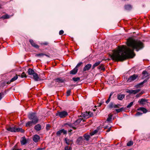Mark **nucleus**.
<instances>
[{
    "label": "nucleus",
    "instance_id": "393cba45",
    "mask_svg": "<svg viewBox=\"0 0 150 150\" xmlns=\"http://www.w3.org/2000/svg\"><path fill=\"white\" fill-rule=\"evenodd\" d=\"M86 112V115H85V114H83V116L84 117H86V116L87 115H89L90 116H92L93 115V113L91 112Z\"/></svg>",
    "mask_w": 150,
    "mask_h": 150
},
{
    "label": "nucleus",
    "instance_id": "3c124183",
    "mask_svg": "<svg viewBox=\"0 0 150 150\" xmlns=\"http://www.w3.org/2000/svg\"><path fill=\"white\" fill-rule=\"evenodd\" d=\"M6 84V82H5V81H4L1 84V86H2V87H3L4 85H5Z\"/></svg>",
    "mask_w": 150,
    "mask_h": 150
},
{
    "label": "nucleus",
    "instance_id": "f03ea898",
    "mask_svg": "<svg viewBox=\"0 0 150 150\" xmlns=\"http://www.w3.org/2000/svg\"><path fill=\"white\" fill-rule=\"evenodd\" d=\"M28 118L31 120L33 125H35L38 123V118L37 117L36 113H32L29 114L28 115Z\"/></svg>",
    "mask_w": 150,
    "mask_h": 150
},
{
    "label": "nucleus",
    "instance_id": "5701e85b",
    "mask_svg": "<svg viewBox=\"0 0 150 150\" xmlns=\"http://www.w3.org/2000/svg\"><path fill=\"white\" fill-rule=\"evenodd\" d=\"M100 63V61H99L97 62H96L93 65V66L92 67V69H94L96 67L98 66V65H99Z\"/></svg>",
    "mask_w": 150,
    "mask_h": 150
},
{
    "label": "nucleus",
    "instance_id": "7ed1b4c3",
    "mask_svg": "<svg viewBox=\"0 0 150 150\" xmlns=\"http://www.w3.org/2000/svg\"><path fill=\"white\" fill-rule=\"evenodd\" d=\"M7 130L11 132H20L23 133L24 132V130L20 127L17 128L15 127H9L7 128Z\"/></svg>",
    "mask_w": 150,
    "mask_h": 150
},
{
    "label": "nucleus",
    "instance_id": "a18cd8bd",
    "mask_svg": "<svg viewBox=\"0 0 150 150\" xmlns=\"http://www.w3.org/2000/svg\"><path fill=\"white\" fill-rule=\"evenodd\" d=\"M112 116L110 115L108 117V118L107 119V121L108 122H110L111 121L112 119Z\"/></svg>",
    "mask_w": 150,
    "mask_h": 150
},
{
    "label": "nucleus",
    "instance_id": "680f3d73",
    "mask_svg": "<svg viewBox=\"0 0 150 150\" xmlns=\"http://www.w3.org/2000/svg\"><path fill=\"white\" fill-rule=\"evenodd\" d=\"M102 104V103H100L99 105L98 106H100Z\"/></svg>",
    "mask_w": 150,
    "mask_h": 150
},
{
    "label": "nucleus",
    "instance_id": "b1692460",
    "mask_svg": "<svg viewBox=\"0 0 150 150\" xmlns=\"http://www.w3.org/2000/svg\"><path fill=\"white\" fill-rule=\"evenodd\" d=\"M125 97L124 94H118L117 98L120 100H122Z\"/></svg>",
    "mask_w": 150,
    "mask_h": 150
},
{
    "label": "nucleus",
    "instance_id": "774afa93",
    "mask_svg": "<svg viewBox=\"0 0 150 150\" xmlns=\"http://www.w3.org/2000/svg\"><path fill=\"white\" fill-rule=\"evenodd\" d=\"M128 150H133V149H128Z\"/></svg>",
    "mask_w": 150,
    "mask_h": 150
},
{
    "label": "nucleus",
    "instance_id": "c756f323",
    "mask_svg": "<svg viewBox=\"0 0 150 150\" xmlns=\"http://www.w3.org/2000/svg\"><path fill=\"white\" fill-rule=\"evenodd\" d=\"M81 119H79L78 120H76V121L74 122V125H77L79 123H80L81 121Z\"/></svg>",
    "mask_w": 150,
    "mask_h": 150
},
{
    "label": "nucleus",
    "instance_id": "0eeeda50",
    "mask_svg": "<svg viewBox=\"0 0 150 150\" xmlns=\"http://www.w3.org/2000/svg\"><path fill=\"white\" fill-rule=\"evenodd\" d=\"M140 91V88L136 90H128L126 91V93L129 94H136Z\"/></svg>",
    "mask_w": 150,
    "mask_h": 150
},
{
    "label": "nucleus",
    "instance_id": "ddd939ff",
    "mask_svg": "<svg viewBox=\"0 0 150 150\" xmlns=\"http://www.w3.org/2000/svg\"><path fill=\"white\" fill-rule=\"evenodd\" d=\"M83 138L85 139V141H88L90 138V134H84L83 136Z\"/></svg>",
    "mask_w": 150,
    "mask_h": 150
},
{
    "label": "nucleus",
    "instance_id": "69168bd1",
    "mask_svg": "<svg viewBox=\"0 0 150 150\" xmlns=\"http://www.w3.org/2000/svg\"><path fill=\"white\" fill-rule=\"evenodd\" d=\"M66 95H67V96H69V95H70V94H66Z\"/></svg>",
    "mask_w": 150,
    "mask_h": 150
},
{
    "label": "nucleus",
    "instance_id": "2eb2a0df",
    "mask_svg": "<svg viewBox=\"0 0 150 150\" xmlns=\"http://www.w3.org/2000/svg\"><path fill=\"white\" fill-rule=\"evenodd\" d=\"M147 81L146 80H145L143 82H142L140 83H138V84H137V85H136L135 86L137 88L141 87L143 86V84L144 83L146 82Z\"/></svg>",
    "mask_w": 150,
    "mask_h": 150
},
{
    "label": "nucleus",
    "instance_id": "aec40b11",
    "mask_svg": "<svg viewBox=\"0 0 150 150\" xmlns=\"http://www.w3.org/2000/svg\"><path fill=\"white\" fill-rule=\"evenodd\" d=\"M98 68L99 69H100V71H104L105 70V68L103 64H101L100 66L98 67Z\"/></svg>",
    "mask_w": 150,
    "mask_h": 150
},
{
    "label": "nucleus",
    "instance_id": "bf43d9fd",
    "mask_svg": "<svg viewBox=\"0 0 150 150\" xmlns=\"http://www.w3.org/2000/svg\"><path fill=\"white\" fill-rule=\"evenodd\" d=\"M140 94H137V95H136V97L137 98H138V97H139L140 96Z\"/></svg>",
    "mask_w": 150,
    "mask_h": 150
},
{
    "label": "nucleus",
    "instance_id": "f8f14e48",
    "mask_svg": "<svg viewBox=\"0 0 150 150\" xmlns=\"http://www.w3.org/2000/svg\"><path fill=\"white\" fill-rule=\"evenodd\" d=\"M40 139V136L37 135H35L33 137V140L35 142H37Z\"/></svg>",
    "mask_w": 150,
    "mask_h": 150
},
{
    "label": "nucleus",
    "instance_id": "f3484780",
    "mask_svg": "<svg viewBox=\"0 0 150 150\" xmlns=\"http://www.w3.org/2000/svg\"><path fill=\"white\" fill-rule=\"evenodd\" d=\"M78 69L76 68H74L70 72V74H75L78 71Z\"/></svg>",
    "mask_w": 150,
    "mask_h": 150
},
{
    "label": "nucleus",
    "instance_id": "c9c22d12",
    "mask_svg": "<svg viewBox=\"0 0 150 150\" xmlns=\"http://www.w3.org/2000/svg\"><path fill=\"white\" fill-rule=\"evenodd\" d=\"M19 76H20L22 78H23L24 77L26 78L27 77V76L24 72H23L22 73L21 76L19 75Z\"/></svg>",
    "mask_w": 150,
    "mask_h": 150
},
{
    "label": "nucleus",
    "instance_id": "412c9836",
    "mask_svg": "<svg viewBox=\"0 0 150 150\" xmlns=\"http://www.w3.org/2000/svg\"><path fill=\"white\" fill-rule=\"evenodd\" d=\"M27 72L29 75H33L35 73L34 70L31 68L29 69Z\"/></svg>",
    "mask_w": 150,
    "mask_h": 150
},
{
    "label": "nucleus",
    "instance_id": "5fc2aeb1",
    "mask_svg": "<svg viewBox=\"0 0 150 150\" xmlns=\"http://www.w3.org/2000/svg\"><path fill=\"white\" fill-rule=\"evenodd\" d=\"M110 129H111V127H110V128H109V129H108L106 131V132H109L110 130Z\"/></svg>",
    "mask_w": 150,
    "mask_h": 150
},
{
    "label": "nucleus",
    "instance_id": "58836bf2",
    "mask_svg": "<svg viewBox=\"0 0 150 150\" xmlns=\"http://www.w3.org/2000/svg\"><path fill=\"white\" fill-rule=\"evenodd\" d=\"M123 110V108H120L119 109H116V111L117 112H119L121 111H122Z\"/></svg>",
    "mask_w": 150,
    "mask_h": 150
},
{
    "label": "nucleus",
    "instance_id": "13d9d810",
    "mask_svg": "<svg viewBox=\"0 0 150 150\" xmlns=\"http://www.w3.org/2000/svg\"><path fill=\"white\" fill-rule=\"evenodd\" d=\"M11 82H11V80H10V81H8V82H7L6 83L7 84H9Z\"/></svg>",
    "mask_w": 150,
    "mask_h": 150
},
{
    "label": "nucleus",
    "instance_id": "72a5a7b5",
    "mask_svg": "<svg viewBox=\"0 0 150 150\" xmlns=\"http://www.w3.org/2000/svg\"><path fill=\"white\" fill-rule=\"evenodd\" d=\"M66 125H67L69 126V127H71L73 129H76V128L73 126V124H69L67 123H66Z\"/></svg>",
    "mask_w": 150,
    "mask_h": 150
},
{
    "label": "nucleus",
    "instance_id": "423d86ee",
    "mask_svg": "<svg viewBox=\"0 0 150 150\" xmlns=\"http://www.w3.org/2000/svg\"><path fill=\"white\" fill-rule=\"evenodd\" d=\"M56 115L59 116L61 118H64L66 117V111H58Z\"/></svg>",
    "mask_w": 150,
    "mask_h": 150
},
{
    "label": "nucleus",
    "instance_id": "37998d69",
    "mask_svg": "<svg viewBox=\"0 0 150 150\" xmlns=\"http://www.w3.org/2000/svg\"><path fill=\"white\" fill-rule=\"evenodd\" d=\"M142 113L140 112H138L135 115V116H138L142 115Z\"/></svg>",
    "mask_w": 150,
    "mask_h": 150
},
{
    "label": "nucleus",
    "instance_id": "603ef678",
    "mask_svg": "<svg viewBox=\"0 0 150 150\" xmlns=\"http://www.w3.org/2000/svg\"><path fill=\"white\" fill-rule=\"evenodd\" d=\"M64 33V31L63 30H60L59 31V34L60 35H62Z\"/></svg>",
    "mask_w": 150,
    "mask_h": 150
},
{
    "label": "nucleus",
    "instance_id": "6e6552de",
    "mask_svg": "<svg viewBox=\"0 0 150 150\" xmlns=\"http://www.w3.org/2000/svg\"><path fill=\"white\" fill-rule=\"evenodd\" d=\"M65 81L64 78H57L54 79V81L56 83H64Z\"/></svg>",
    "mask_w": 150,
    "mask_h": 150
},
{
    "label": "nucleus",
    "instance_id": "4be33fe9",
    "mask_svg": "<svg viewBox=\"0 0 150 150\" xmlns=\"http://www.w3.org/2000/svg\"><path fill=\"white\" fill-rule=\"evenodd\" d=\"M132 6L129 4L126 5L125 6V8L126 10H129L132 8Z\"/></svg>",
    "mask_w": 150,
    "mask_h": 150
},
{
    "label": "nucleus",
    "instance_id": "39448f33",
    "mask_svg": "<svg viewBox=\"0 0 150 150\" xmlns=\"http://www.w3.org/2000/svg\"><path fill=\"white\" fill-rule=\"evenodd\" d=\"M138 75L135 74L131 76L128 79L127 81L128 82H130L133 81L136 79L138 78Z\"/></svg>",
    "mask_w": 150,
    "mask_h": 150
},
{
    "label": "nucleus",
    "instance_id": "c85d7f7f",
    "mask_svg": "<svg viewBox=\"0 0 150 150\" xmlns=\"http://www.w3.org/2000/svg\"><path fill=\"white\" fill-rule=\"evenodd\" d=\"M33 124V122H32L31 121L28 122L26 123V126L27 127H30L32 126Z\"/></svg>",
    "mask_w": 150,
    "mask_h": 150
},
{
    "label": "nucleus",
    "instance_id": "a19ab883",
    "mask_svg": "<svg viewBox=\"0 0 150 150\" xmlns=\"http://www.w3.org/2000/svg\"><path fill=\"white\" fill-rule=\"evenodd\" d=\"M133 103H134L133 102H131L129 105H128L127 106V108H129L130 107H131L133 105Z\"/></svg>",
    "mask_w": 150,
    "mask_h": 150
},
{
    "label": "nucleus",
    "instance_id": "c03bdc74",
    "mask_svg": "<svg viewBox=\"0 0 150 150\" xmlns=\"http://www.w3.org/2000/svg\"><path fill=\"white\" fill-rule=\"evenodd\" d=\"M72 148L71 147V145H69L68 146H66V150H71Z\"/></svg>",
    "mask_w": 150,
    "mask_h": 150
},
{
    "label": "nucleus",
    "instance_id": "e433bc0d",
    "mask_svg": "<svg viewBox=\"0 0 150 150\" xmlns=\"http://www.w3.org/2000/svg\"><path fill=\"white\" fill-rule=\"evenodd\" d=\"M133 142L132 141H130L127 144V146H130L132 145H133Z\"/></svg>",
    "mask_w": 150,
    "mask_h": 150
},
{
    "label": "nucleus",
    "instance_id": "ea45409f",
    "mask_svg": "<svg viewBox=\"0 0 150 150\" xmlns=\"http://www.w3.org/2000/svg\"><path fill=\"white\" fill-rule=\"evenodd\" d=\"M45 55L43 53H39L38 54H37L35 55V56L37 57H41L42 56Z\"/></svg>",
    "mask_w": 150,
    "mask_h": 150
},
{
    "label": "nucleus",
    "instance_id": "79ce46f5",
    "mask_svg": "<svg viewBox=\"0 0 150 150\" xmlns=\"http://www.w3.org/2000/svg\"><path fill=\"white\" fill-rule=\"evenodd\" d=\"M112 94H110V96H109V97L108 98V99L107 100H106V103H107V104H108L109 102L110 101V97H111V96H112Z\"/></svg>",
    "mask_w": 150,
    "mask_h": 150
},
{
    "label": "nucleus",
    "instance_id": "a878e982",
    "mask_svg": "<svg viewBox=\"0 0 150 150\" xmlns=\"http://www.w3.org/2000/svg\"><path fill=\"white\" fill-rule=\"evenodd\" d=\"M142 74L143 75L144 77H146L149 75L148 73L146 71H143L142 72Z\"/></svg>",
    "mask_w": 150,
    "mask_h": 150
},
{
    "label": "nucleus",
    "instance_id": "473e14b6",
    "mask_svg": "<svg viewBox=\"0 0 150 150\" xmlns=\"http://www.w3.org/2000/svg\"><path fill=\"white\" fill-rule=\"evenodd\" d=\"M10 18L8 14H6L4 15L1 18H3L4 19H6L8 18Z\"/></svg>",
    "mask_w": 150,
    "mask_h": 150
},
{
    "label": "nucleus",
    "instance_id": "6e6d98bb",
    "mask_svg": "<svg viewBox=\"0 0 150 150\" xmlns=\"http://www.w3.org/2000/svg\"><path fill=\"white\" fill-rule=\"evenodd\" d=\"M3 94H0V100L2 99L3 96H2Z\"/></svg>",
    "mask_w": 150,
    "mask_h": 150
},
{
    "label": "nucleus",
    "instance_id": "2f4dec72",
    "mask_svg": "<svg viewBox=\"0 0 150 150\" xmlns=\"http://www.w3.org/2000/svg\"><path fill=\"white\" fill-rule=\"evenodd\" d=\"M98 131V130L96 129L94 131L90 132V134L91 136H92L95 134L97 133Z\"/></svg>",
    "mask_w": 150,
    "mask_h": 150
},
{
    "label": "nucleus",
    "instance_id": "052dcab7",
    "mask_svg": "<svg viewBox=\"0 0 150 150\" xmlns=\"http://www.w3.org/2000/svg\"><path fill=\"white\" fill-rule=\"evenodd\" d=\"M45 55V56H47V57H50V56H49V55H47V54H45V55Z\"/></svg>",
    "mask_w": 150,
    "mask_h": 150
},
{
    "label": "nucleus",
    "instance_id": "a211bd4d",
    "mask_svg": "<svg viewBox=\"0 0 150 150\" xmlns=\"http://www.w3.org/2000/svg\"><path fill=\"white\" fill-rule=\"evenodd\" d=\"M138 110H141L144 113H146L147 112V109L144 107H140L137 109Z\"/></svg>",
    "mask_w": 150,
    "mask_h": 150
},
{
    "label": "nucleus",
    "instance_id": "cd10ccee",
    "mask_svg": "<svg viewBox=\"0 0 150 150\" xmlns=\"http://www.w3.org/2000/svg\"><path fill=\"white\" fill-rule=\"evenodd\" d=\"M115 104L112 102L110 103L108 105V107L109 108H114L115 107Z\"/></svg>",
    "mask_w": 150,
    "mask_h": 150
},
{
    "label": "nucleus",
    "instance_id": "f257e3e1",
    "mask_svg": "<svg viewBox=\"0 0 150 150\" xmlns=\"http://www.w3.org/2000/svg\"><path fill=\"white\" fill-rule=\"evenodd\" d=\"M127 45L132 48L127 47L124 45L119 46L117 50H113V53L110 56L111 59L115 61H123L127 59L133 58L135 56L134 51H137L144 47L143 43L139 40H135L132 38H129L127 41Z\"/></svg>",
    "mask_w": 150,
    "mask_h": 150
},
{
    "label": "nucleus",
    "instance_id": "bb28decb",
    "mask_svg": "<svg viewBox=\"0 0 150 150\" xmlns=\"http://www.w3.org/2000/svg\"><path fill=\"white\" fill-rule=\"evenodd\" d=\"M146 100L142 98L139 101V104H144V103L146 102Z\"/></svg>",
    "mask_w": 150,
    "mask_h": 150
},
{
    "label": "nucleus",
    "instance_id": "9b49d317",
    "mask_svg": "<svg viewBox=\"0 0 150 150\" xmlns=\"http://www.w3.org/2000/svg\"><path fill=\"white\" fill-rule=\"evenodd\" d=\"M29 42L31 45L34 47L36 48H38L39 46L38 45L36 44L34 41L31 39L29 40Z\"/></svg>",
    "mask_w": 150,
    "mask_h": 150
},
{
    "label": "nucleus",
    "instance_id": "dca6fc26",
    "mask_svg": "<svg viewBox=\"0 0 150 150\" xmlns=\"http://www.w3.org/2000/svg\"><path fill=\"white\" fill-rule=\"evenodd\" d=\"M21 143L22 145H24L27 143V140L25 137H23L22 138L21 140Z\"/></svg>",
    "mask_w": 150,
    "mask_h": 150
},
{
    "label": "nucleus",
    "instance_id": "49530a36",
    "mask_svg": "<svg viewBox=\"0 0 150 150\" xmlns=\"http://www.w3.org/2000/svg\"><path fill=\"white\" fill-rule=\"evenodd\" d=\"M121 105L119 104H118L117 105L115 104L114 108H118L120 107V106Z\"/></svg>",
    "mask_w": 150,
    "mask_h": 150
},
{
    "label": "nucleus",
    "instance_id": "4c0bfd02",
    "mask_svg": "<svg viewBox=\"0 0 150 150\" xmlns=\"http://www.w3.org/2000/svg\"><path fill=\"white\" fill-rule=\"evenodd\" d=\"M55 82V81H54V80L53 81L51 82V83L50 85H48L49 87H50V88L52 87L54 85Z\"/></svg>",
    "mask_w": 150,
    "mask_h": 150
},
{
    "label": "nucleus",
    "instance_id": "20e7f679",
    "mask_svg": "<svg viewBox=\"0 0 150 150\" xmlns=\"http://www.w3.org/2000/svg\"><path fill=\"white\" fill-rule=\"evenodd\" d=\"M76 142L77 144L79 145H86L85 139L82 137H79L76 140Z\"/></svg>",
    "mask_w": 150,
    "mask_h": 150
},
{
    "label": "nucleus",
    "instance_id": "4d7b16f0",
    "mask_svg": "<svg viewBox=\"0 0 150 150\" xmlns=\"http://www.w3.org/2000/svg\"><path fill=\"white\" fill-rule=\"evenodd\" d=\"M12 150H21V149H13Z\"/></svg>",
    "mask_w": 150,
    "mask_h": 150
},
{
    "label": "nucleus",
    "instance_id": "6ab92c4d",
    "mask_svg": "<svg viewBox=\"0 0 150 150\" xmlns=\"http://www.w3.org/2000/svg\"><path fill=\"white\" fill-rule=\"evenodd\" d=\"M34 128L36 131H38L41 129V127L40 125L37 124L35 126Z\"/></svg>",
    "mask_w": 150,
    "mask_h": 150
},
{
    "label": "nucleus",
    "instance_id": "864d4df0",
    "mask_svg": "<svg viewBox=\"0 0 150 150\" xmlns=\"http://www.w3.org/2000/svg\"><path fill=\"white\" fill-rule=\"evenodd\" d=\"M71 91L70 89L68 90L67 92V94H70L71 93Z\"/></svg>",
    "mask_w": 150,
    "mask_h": 150
},
{
    "label": "nucleus",
    "instance_id": "8fccbe9b",
    "mask_svg": "<svg viewBox=\"0 0 150 150\" xmlns=\"http://www.w3.org/2000/svg\"><path fill=\"white\" fill-rule=\"evenodd\" d=\"M50 127V126L49 124H47L46 125V129L47 130H49Z\"/></svg>",
    "mask_w": 150,
    "mask_h": 150
},
{
    "label": "nucleus",
    "instance_id": "f704fd0d",
    "mask_svg": "<svg viewBox=\"0 0 150 150\" xmlns=\"http://www.w3.org/2000/svg\"><path fill=\"white\" fill-rule=\"evenodd\" d=\"M72 80L75 82H76L78 81H79L80 79L79 77H73L72 78Z\"/></svg>",
    "mask_w": 150,
    "mask_h": 150
},
{
    "label": "nucleus",
    "instance_id": "7c9ffc66",
    "mask_svg": "<svg viewBox=\"0 0 150 150\" xmlns=\"http://www.w3.org/2000/svg\"><path fill=\"white\" fill-rule=\"evenodd\" d=\"M18 78V76L17 74L13 77L11 79V82H13L17 79Z\"/></svg>",
    "mask_w": 150,
    "mask_h": 150
},
{
    "label": "nucleus",
    "instance_id": "0e129e2a",
    "mask_svg": "<svg viewBox=\"0 0 150 150\" xmlns=\"http://www.w3.org/2000/svg\"><path fill=\"white\" fill-rule=\"evenodd\" d=\"M145 93L144 92H141V93H140L139 94H143V93Z\"/></svg>",
    "mask_w": 150,
    "mask_h": 150
},
{
    "label": "nucleus",
    "instance_id": "338daca9",
    "mask_svg": "<svg viewBox=\"0 0 150 150\" xmlns=\"http://www.w3.org/2000/svg\"><path fill=\"white\" fill-rule=\"evenodd\" d=\"M71 131H72L71 129H70V130H69V132H71Z\"/></svg>",
    "mask_w": 150,
    "mask_h": 150
},
{
    "label": "nucleus",
    "instance_id": "1a4fd4ad",
    "mask_svg": "<svg viewBox=\"0 0 150 150\" xmlns=\"http://www.w3.org/2000/svg\"><path fill=\"white\" fill-rule=\"evenodd\" d=\"M92 67V65L90 64H86L83 68V71H88Z\"/></svg>",
    "mask_w": 150,
    "mask_h": 150
},
{
    "label": "nucleus",
    "instance_id": "09e8293b",
    "mask_svg": "<svg viewBox=\"0 0 150 150\" xmlns=\"http://www.w3.org/2000/svg\"><path fill=\"white\" fill-rule=\"evenodd\" d=\"M48 44V43L47 42H44L41 43V45H47Z\"/></svg>",
    "mask_w": 150,
    "mask_h": 150
},
{
    "label": "nucleus",
    "instance_id": "4468645a",
    "mask_svg": "<svg viewBox=\"0 0 150 150\" xmlns=\"http://www.w3.org/2000/svg\"><path fill=\"white\" fill-rule=\"evenodd\" d=\"M34 79L35 81H37L40 80V78L39 77L38 75L36 73H35L33 75Z\"/></svg>",
    "mask_w": 150,
    "mask_h": 150
},
{
    "label": "nucleus",
    "instance_id": "9d476101",
    "mask_svg": "<svg viewBox=\"0 0 150 150\" xmlns=\"http://www.w3.org/2000/svg\"><path fill=\"white\" fill-rule=\"evenodd\" d=\"M56 134L57 136H59L62 134H66V130L64 129H61L58 131Z\"/></svg>",
    "mask_w": 150,
    "mask_h": 150
},
{
    "label": "nucleus",
    "instance_id": "de8ad7c7",
    "mask_svg": "<svg viewBox=\"0 0 150 150\" xmlns=\"http://www.w3.org/2000/svg\"><path fill=\"white\" fill-rule=\"evenodd\" d=\"M82 63H83L82 62L79 63L77 64L75 68H77V67H80L82 64Z\"/></svg>",
    "mask_w": 150,
    "mask_h": 150
},
{
    "label": "nucleus",
    "instance_id": "e2e57ef3",
    "mask_svg": "<svg viewBox=\"0 0 150 150\" xmlns=\"http://www.w3.org/2000/svg\"><path fill=\"white\" fill-rule=\"evenodd\" d=\"M66 144H68V145H69V143H68V142H67V139H66Z\"/></svg>",
    "mask_w": 150,
    "mask_h": 150
}]
</instances>
